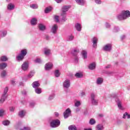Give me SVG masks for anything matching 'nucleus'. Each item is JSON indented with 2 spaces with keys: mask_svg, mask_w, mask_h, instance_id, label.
Masks as SVG:
<instances>
[{
  "mask_svg": "<svg viewBox=\"0 0 130 130\" xmlns=\"http://www.w3.org/2000/svg\"><path fill=\"white\" fill-rule=\"evenodd\" d=\"M27 55V49H24L20 51V53H19L17 56H16V60L18 62H21V61H23L24 58H25V56Z\"/></svg>",
  "mask_w": 130,
  "mask_h": 130,
  "instance_id": "obj_1",
  "label": "nucleus"
},
{
  "mask_svg": "<svg viewBox=\"0 0 130 130\" xmlns=\"http://www.w3.org/2000/svg\"><path fill=\"white\" fill-rule=\"evenodd\" d=\"M62 87L64 91L68 93L69 92V88L71 87V80L70 79L65 80L62 83Z\"/></svg>",
  "mask_w": 130,
  "mask_h": 130,
  "instance_id": "obj_2",
  "label": "nucleus"
},
{
  "mask_svg": "<svg viewBox=\"0 0 130 130\" xmlns=\"http://www.w3.org/2000/svg\"><path fill=\"white\" fill-rule=\"evenodd\" d=\"M8 91H9V88L7 87H5L4 93L0 100V103L3 104L6 100H7V99L8 98Z\"/></svg>",
  "mask_w": 130,
  "mask_h": 130,
  "instance_id": "obj_3",
  "label": "nucleus"
},
{
  "mask_svg": "<svg viewBox=\"0 0 130 130\" xmlns=\"http://www.w3.org/2000/svg\"><path fill=\"white\" fill-rule=\"evenodd\" d=\"M90 100L92 105H98V100L96 99V94L94 92L90 94Z\"/></svg>",
  "mask_w": 130,
  "mask_h": 130,
  "instance_id": "obj_4",
  "label": "nucleus"
},
{
  "mask_svg": "<svg viewBox=\"0 0 130 130\" xmlns=\"http://www.w3.org/2000/svg\"><path fill=\"white\" fill-rule=\"evenodd\" d=\"M60 125V121L58 119L53 120L50 122L51 127L55 128L58 127Z\"/></svg>",
  "mask_w": 130,
  "mask_h": 130,
  "instance_id": "obj_5",
  "label": "nucleus"
},
{
  "mask_svg": "<svg viewBox=\"0 0 130 130\" xmlns=\"http://www.w3.org/2000/svg\"><path fill=\"white\" fill-rule=\"evenodd\" d=\"M63 115L65 119H67V118H68L70 116H72V111L71 110V109L68 108L66 109L63 113Z\"/></svg>",
  "mask_w": 130,
  "mask_h": 130,
  "instance_id": "obj_6",
  "label": "nucleus"
},
{
  "mask_svg": "<svg viewBox=\"0 0 130 130\" xmlns=\"http://www.w3.org/2000/svg\"><path fill=\"white\" fill-rule=\"evenodd\" d=\"M111 49H112V46L111 44H106L103 47L104 51H111Z\"/></svg>",
  "mask_w": 130,
  "mask_h": 130,
  "instance_id": "obj_7",
  "label": "nucleus"
},
{
  "mask_svg": "<svg viewBox=\"0 0 130 130\" xmlns=\"http://www.w3.org/2000/svg\"><path fill=\"white\" fill-rule=\"evenodd\" d=\"M70 8H71V6H63L62 7V13H61V16L67 15V12L69 11V9H70Z\"/></svg>",
  "mask_w": 130,
  "mask_h": 130,
  "instance_id": "obj_8",
  "label": "nucleus"
},
{
  "mask_svg": "<svg viewBox=\"0 0 130 130\" xmlns=\"http://www.w3.org/2000/svg\"><path fill=\"white\" fill-rule=\"evenodd\" d=\"M116 102L119 109H120V110H124V108H123V107H122V105H121V101L119 99H116Z\"/></svg>",
  "mask_w": 130,
  "mask_h": 130,
  "instance_id": "obj_9",
  "label": "nucleus"
},
{
  "mask_svg": "<svg viewBox=\"0 0 130 130\" xmlns=\"http://www.w3.org/2000/svg\"><path fill=\"white\" fill-rule=\"evenodd\" d=\"M28 68H29V64L27 61L24 62L21 65V70L24 72H26L28 70Z\"/></svg>",
  "mask_w": 130,
  "mask_h": 130,
  "instance_id": "obj_10",
  "label": "nucleus"
},
{
  "mask_svg": "<svg viewBox=\"0 0 130 130\" xmlns=\"http://www.w3.org/2000/svg\"><path fill=\"white\" fill-rule=\"evenodd\" d=\"M91 41L93 43L92 47H93V48H97V42H98V39L96 37H93L91 40Z\"/></svg>",
  "mask_w": 130,
  "mask_h": 130,
  "instance_id": "obj_11",
  "label": "nucleus"
},
{
  "mask_svg": "<svg viewBox=\"0 0 130 130\" xmlns=\"http://www.w3.org/2000/svg\"><path fill=\"white\" fill-rule=\"evenodd\" d=\"M52 67H53V64L51 62H48L45 66V69L46 71H49V70H51L52 69Z\"/></svg>",
  "mask_w": 130,
  "mask_h": 130,
  "instance_id": "obj_12",
  "label": "nucleus"
},
{
  "mask_svg": "<svg viewBox=\"0 0 130 130\" xmlns=\"http://www.w3.org/2000/svg\"><path fill=\"white\" fill-rule=\"evenodd\" d=\"M122 14H123V16H124V18H125V20H126V19H127V18H129V17H130V12L129 11H123L122 12Z\"/></svg>",
  "mask_w": 130,
  "mask_h": 130,
  "instance_id": "obj_13",
  "label": "nucleus"
},
{
  "mask_svg": "<svg viewBox=\"0 0 130 130\" xmlns=\"http://www.w3.org/2000/svg\"><path fill=\"white\" fill-rule=\"evenodd\" d=\"M58 27L57 26V25L54 24L51 28V32L53 33V34H56V32L57 31Z\"/></svg>",
  "mask_w": 130,
  "mask_h": 130,
  "instance_id": "obj_14",
  "label": "nucleus"
},
{
  "mask_svg": "<svg viewBox=\"0 0 130 130\" xmlns=\"http://www.w3.org/2000/svg\"><path fill=\"white\" fill-rule=\"evenodd\" d=\"M44 53L46 56H48L50 55V53L51 52V50L48 48H44Z\"/></svg>",
  "mask_w": 130,
  "mask_h": 130,
  "instance_id": "obj_15",
  "label": "nucleus"
},
{
  "mask_svg": "<svg viewBox=\"0 0 130 130\" xmlns=\"http://www.w3.org/2000/svg\"><path fill=\"white\" fill-rule=\"evenodd\" d=\"M38 28L40 31H45L46 27L43 24L40 23L38 25Z\"/></svg>",
  "mask_w": 130,
  "mask_h": 130,
  "instance_id": "obj_16",
  "label": "nucleus"
},
{
  "mask_svg": "<svg viewBox=\"0 0 130 130\" xmlns=\"http://www.w3.org/2000/svg\"><path fill=\"white\" fill-rule=\"evenodd\" d=\"M75 2L77 5H79L80 6H84L86 3L85 0H75Z\"/></svg>",
  "mask_w": 130,
  "mask_h": 130,
  "instance_id": "obj_17",
  "label": "nucleus"
},
{
  "mask_svg": "<svg viewBox=\"0 0 130 130\" xmlns=\"http://www.w3.org/2000/svg\"><path fill=\"white\" fill-rule=\"evenodd\" d=\"M18 115L19 117L23 118L26 115V111L25 110H21L19 112Z\"/></svg>",
  "mask_w": 130,
  "mask_h": 130,
  "instance_id": "obj_18",
  "label": "nucleus"
},
{
  "mask_svg": "<svg viewBox=\"0 0 130 130\" xmlns=\"http://www.w3.org/2000/svg\"><path fill=\"white\" fill-rule=\"evenodd\" d=\"M32 87L35 89H37V88H39V87H40V83H39V82L38 81H35L32 83Z\"/></svg>",
  "mask_w": 130,
  "mask_h": 130,
  "instance_id": "obj_19",
  "label": "nucleus"
},
{
  "mask_svg": "<svg viewBox=\"0 0 130 130\" xmlns=\"http://www.w3.org/2000/svg\"><path fill=\"white\" fill-rule=\"evenodd\" d=\"M30 24L31 26H36L37 25V19L33 18L30 20Z\"/></svg>",
  "mask_w": 130,
  "mask_h": 130,
  "instance_id": "obj_20",
  "label": "nucleus"
},
{
  "mask_svg": "<svg viewBox=\"0 0 130 130\" xmlns=\"http://www.w3.org/2000/svg\"><path fill=\"white\" fill-rule=\"evenodd\" d=\"M81 54L84 59H86L87 57H88V53L86 50H82V51L81 52Z\"/></svg>",
  "mask_w": 130,
  "mask_h": 130,
  "instance_id": "obj_21",
  "label": "nucleus"
},
{
  "mask_svg": "<svg viewBox=\"0 0 130 130\" xmlns=\"http://www.w3.org/2000/svg\"><path fill=\"white\" fill-rule=\"evenodd\" d=\"M79 49H74L72 51V54L73 56H78V54L79 53Z\"/></svg>",
  "mask_w": 130,
  "mask_h": 130,
  "instance_id": "obj_22",
  "label": "nucleus"
},
{
  "mask_svg": "<svg viewBox=\"0 0 130 130\" xmlns=\"http://www.w3.org/2000/svg\"><path fill=\"white\" fill-rule=\"evenodd\" d=\"M96 68V63H95V62H92L90 64H89V65L88 66V69L89 70H94V69H95Z\"/></svg>",
  "mask_w": 130,
  "mask_h": 130,
  "instance_id": "obj_23",
  "label": "nucleus"
},
{
  "mask_svg": "<svg viewBox=\"0 0 130 130\" xmlns=\"http://www.w3.org/2000/svg\"><path fill=\"white\" fill-rule=\"evenodd\" d=\"M75 27L79 32H80V31L82 30V26L80 23H76L75 25Z\"/></svg>",
  "mask_w": 130,
  "mask_h": 130,
  "instance_id": "obj_24",
  "label": "nucleus"
},
{
  "mask_svg": "<svg viewBox=\"0 0 130 130\" xmlns=\"http://www.w3.org/2000/svg\"><path fill=\"white\" fill-rule=\"evenodd\" d=\"M7 9L9 11H12V10H14V9H15V5H14V4L12 3H10L7 6Z\"/></svg>",
  "mask_w": 130,
  "mask_h": 130,
  "instance_id": "obj_25",
  "label": "nucleus"
},
{
  "mask_svg": "<svg viewBox=\"0 0 130 130\" xmlns=\"http://www.w3.org/2000/svg\"><path fill=\"white\" fill-rule=\"evenodd\" d=\"M7 67H8V64L6 62H2L0 63L1 70H5Z\"/></svg>",
  "mask_w": 130,
  "mask_h": 130,
  "instance_id": "obj_26",
  "label": "nucleus"
},
{
  "mask_svg": "<svg viewBox=\"0 0 130 130\" xmlns=\"http://www.w3.org/2000/svg\"><path fill=\"white\" fill-rule=\"evenodd\" d=\"M7 34H8V31L7 30L0 31V36H1V37H5Z\"/></svg>",
  "mask_w": 130,
  "mask_h": 130,
  "instance_id": "obj_27",
  "label": "nucleus"
},
{
  "mask_svg": "<svg viewBox=\"0 0 130 130\" xmlns=\"http://www.w3.org/2000/svg\"><path fill=\"white\" fill-rule=\"evenodd\" d=\"M103 83V78L99 77L96 80V84L98 85H101Z\"/></svg>",
  "mask_w": 130,
  "mask_h": 130,
  "instance_id": "obj_28",
  "label": "nucleus"
},
{
  "mask_svg": "<svg viewBox=\"0 0 130 130\" xmlns=\"http://www.w3.org/2000/svg\"><path fill=\"white\" fill-rule=\"evenodd\" d=\"M69 130H77V127L75 125H71L68 127Z\"/></svg>",
  "mask_w": 130,
  "mask_h": 130,
  "instance_id": "obj_29",
  "label": "nucleus"
},
{
  "mask_svg": "<svg viewBox=\"0 0 130 130\" xmlns=\"http://www.w3.org/2000/svg\"><path fill=\"white\" fill-rule=\"evenodd\" d=\"M127 118L128 119H129V118H130V115L128 114V113L127 112H125L124 114H123V117H122V118H123L124 119H125V118Z\"/></svg>",
  "mask_w": 130,
  "mask_h": 130,
  "instance_id": "obj_30",
  "label": "nucleus"
},
{
  "mask_svg": "<svg viewBox=\"0 0 130 130\" xmlns=\"http://www.w3.org/2000/svg\"><path fill=\"white\" fill-rule=\"evenodd\" d=\"M117 18H118V20H125V18L123 16V14L122 12L121 14H120L119 15H118Z\"/></svg>",
  "mask_w": 130,
  "mask_h": 130,
  "instance_id": "obj_31",
  "label": "nucleus"
},
{
  "mask_svg": "<svg viewBox=\"0 0 130 130\" xmlns=\"http://www.w3.org/2000/svg\"><path fill=\"white\" fill-rule=\"evenodd\" d=\"M51 11H52V7H47L45 10V14H48V13H49V12H51Z\"/></svg>",
  "mask_w": 130,
  "mask_h": 130,
  "instance_id": "obj_32",
  "label": "nucleus"
},
{
  "mask_svg": "<svg viewBox=\"0 0 130 130\" xmlns=\"http://www.w3.org/2000/svg\"><path fill=\"white\" fill-rule=\"evenodd\" d=\"M54 75H55V77H56V78H58V77L60 76V72H59V70H55L54 72Z\"/></svg>",
  "mask_w": 130,
  "mask_h": 130,
  "instance_id": "obj_33",
  "label": "nucleus"
},
{
  "mask_svg": "<svg viewBox=\"0 0 130 130\" xmlns=\"http://www.w3.org/2000/svg\"><path fill=\"white\" fill-rule=\"evenodd\" d=\"M89 123L91 125H93V124H95V123H96V120H95V119H94L93 118H91L89 120Z\"/></svg>",
  "mask_w": 130,
  "mask_h": 130,
  "instance_id": "obj_34",
  "label": "nucleus"
},
{
  "mask_svg": "<svg viewBox=\"0 0 130 130\" xmlns=\"http://www.w3.org/2000/svg\"><path fill=\"white\" fill-rule=\"evenodd\" d=\"M104 128L103 127V125L102 124H98L96 126V130H103Z\"/></svg>",
  "mask_w": 130,
  "mask_h": 130,
  "instance_id": "obj_35",
  "label": "nucleus"
},
{
  "mask_svg": "<svg viewBox=\"0 0 130 130\" xmlns=\"http://www.w3.org/2000/svg\"><path fill=\"white\" fill-rule=\"evenodd\" d=\"M35 91L37 94H41V93L42 92L41 88H35Z\"/></svg>",
  "mask_w": 130,
  "mask_h": 130,
  "instance_id": "obj_36",
  "label": "nucleus"
},
{
  "mask_svg": "<svg viewBox=\"0 0 130 130\" xmlns=\"http://www.w3.org/2000/svg\"><path fill=\"white\" fill-rule=\"evenodd\" d=\"M3 124L6 126L10 125V121L5 120L3 121Z\"/></svg>",
  "mask_w": 130,
  "mask_h": 130,
  "instance_id": "obj_37",
  "label": "nucleus"
},
{
  "mask_svg": "<svg viewBox=\"0 0 130 130\" xmlns=\"http://www.w3.org/2000/svg\"><path fill=\"white\" fill-rule=\"evenodd\" d=\"M75 77H76L77 78H83V74H82V73H77L75 74Z\"/></svg>",
  "mask_w": 130,
  "mask_h": 130,
  "instance_id": "obj_38",
  "label": "nucleus"
},
{
  "mask_svg": "<svg viewBox=\"0 0 130 130\" xmlns=\"http://www.w3.org/2000/svg\"><path fill=\"white\" fill-rule=\"evenodd\" d=\"M6 76H7V71H6V70H3L1 72V77L2 78H5V77H6Z\"/></svg>",
  "mask_w": 130,
  "mask_h": 130,
  "instance_id": "obj_39",
  "label": "nucleus"
},
{
  "mask_svg": "<svg viewBox=\"0 0 130 130\" xmlns=\"http://www.w3.org/2000/svg\"><path fill=\"white\" fill-rule=\"evenodd\" d=\"M8 60V57L6 56H3L1 58V61H7Z\"/></svg>",
  "mask_w": 130,
  "mask_h": 130,
  "instance_id": "obj_40",
  "label": "nucleus"
},
{
  "mask_svg": "<svg viewBox=\"0 0 130 130\" xmlns=\"http://www.w3.org/2000/svg\"><path fill=\"white\" fill-rule=\"evenodd\" d=\"M118 31H119V27H118V26H115L113 30V32H114V33H116L118 32Z\"/></svg>",
  "mask_w": 130,
  "mask_h": 130,
  "instance_id": "obj_41",
  "label": "nucleus"
},
{
  "mask_svg": "<svg viewBox=\"0 0 130 130\" xmlns=\"http://www.w3.org/2000/svg\"><path fill=\"white\" fill-rule=\"evenodd\" d=\"M30 8H31V9H38V5H36V4H32L30 6Z\"/></svg>",
  "mask_w": 130,
  "mask_h": 130,
  "instance_id": "obj_42",
  "label": "nucleus"
},
{
  "mask_svg": "<svg viewBox=\"0 0 130 130\" xmlns=\"http://www.w3.org/2000/svg\"><path fill=\"white\" fill-rule=\"evenodd\" d=\"M80 105H81V102L80 101H77L75 103V107H79V106H80Z\"/></svg>",
  "mask_w": 130,
  "mask_h": 130,
  "instance_id": "obj_43",
  "label": "nucleus"
},
{
  "mask_svg": "<svg viewBox=\"0 0 130 130\" xmlns=\"http://www.w3.org/2000/svg\"><path fill=\"white\" fill-rule=\"evenodd\" d=\"M74 37L73 35H70L68 37V41H72L74 40Z\"/></svg>",
  "mask_w": 130,
  "mask_h": 130,
  "instance_id": "obj_44",
  "label": "nucleus"
},
{
  "mask_svg": "<svg viewBox=\"0 0 130 130\" xmlns=\"http://www.w3.org/2000/svg\"><path fill=\"white\" fill-rule=\"evenodd\" d=\"M54 98V94L52 93L50 94L49 96L48 100H52Z\"/></svg>",
  "mask_w": 130,
  "mask_h": 130,
  "instance_id": "obj_45",
  "label": "nucleus"
},
{
  "mask_svg": "<svg viewBox=\"0 0 130 130\" xmlns=\"http://www.w3.org/2000/svg\"><path fill=\"white\" fill-rule=\"evenodd\" d=\"M59 16L55 15L54 16V19L55 21L56 22V23H58L59 22V19H58Z\"/></svg>",
  "mask_w": 130,
  "mask_h": 130,
  "instance_id": "obj_46",
  "label": "nucleus"
},
{
  "mask_svg": "<svg viewBox=\"0 0 130 130\" xmlns=\"http://www.w3.org/2000/svg\"><path fill=\"white\" fill-rule=\"evenodd\" d=\"M35 61L37 62V63H41V62H42V60L40 58H37Z\"/></svg>",
  "mask_w": 130,
  "mask_h": 130,
  "instance_id": "obj_47",
  "label": "nucleus"
},
{
  "mask_svg": "<svg viewBox=\"0 0 130 130\" xmlns=\"http://www.w3.org/2000/svg\"><path fill=\"white\" fill-rule=\"evenodd\" d=\"M20 130H31V128L29 126H24L23 128L20 129Z\"/></svg>",
  "mask_w": 130,
  "mask_h": 130,
  "instance_id": "obj_48",
  "label": "nucleus"
},
{
  "mask_svg": "<svg viewBox=\"0 0 130 130\" xmlns=\"http://www.w3.org/2000/svg\"><path fill=\"white\" fill-rule=\"evenodd\" d=\"M36 104L35 103V102H31L29 103V106H30V107L33 108L35 106Z\"/></svg>",
  "mask_w": 130,
  "mask_h": 130,
  "instance_id": "obj_49",
  "label": "nucleus"
},
{
  "mask_svg": "<svg viewBox=\"0 0 130 130\" xmlns=\"http://www.w3.org/2000/svg\"><path fill=\"white\" fill-rule=\"evenodd\" d=\"M35 74V72H30V73L28 74V78H32V77H33V76H34V74Z\"/></svg>",
  "mask_w": 130,
  "mask_h": 130,
  "instance_id": "obj_50",
  "label": "nucleus"
},
{
  "mask_svg": "<svg viewBox=\"0 0 130 130\" xmlns=\"http://www.w3.org/2000/svg\"><path fill=\"white\" fill-rule=\"evenodd\" d=\"M61 17H62V18H61L62 21H63L64 22H66V21H67V17L66 16V15H61Z\"/></svg>",
  "mask_w": 130,
  "mask_h": 130,
  "instance_id": "obj_51",
  "label": "nucleus"
},
{
  "mask_svg": "<svg viewBox=\"0 0 130 130\" xmlns=\"http://www.w3.org/2000/svg\"><path fill=\"white\" fill-rule=\"evenodd\" d=\"M9 110L11 112H14V111H15V107H9Z\"/></svg>",
  "mask_w": 130,
  "mask_h": 130,
  "instance_id": "obj_52",
  "label": "nucleus"
},
{
  "mask_svg": "<svg viewBox=\"0 0 130 130\" xmlns=\"http://www.w3.org/2000/svg\"><path fill=\"white\" fill-rule=\"evenodd\" d=\"M74 58L75 62H78V61H79V58L78 57V56H74Z\"/></svg>",
  "mask_w": 130,
  "mask_h": 130,
  "instance_id": "obj_53",
  "label": "nucleus"
},
{
  "mask_svg": "<svg viewBox=\"0 0 130 130\" xmlns=\"http://www.w3.org/2000/svg\"><path fill=\"white\" fill-rule=\"evenodd\" d=\"M4 112H5V111H4V110L3 109L0 110V116H3L4 115Z\"/></svg>",
  "mask_w": 130,
  "mask_h": 130,
  "instance_id": "obj_54",
  "label": "nucleus"
},
{
  "mask_svg": "<svg viewBox=\"0 0 130 130\" xmlns=\"http://www.w3.org/2000/svg\"><path fill=\"white\" fill-rule=\"evenodd\" d=\"M95 3L98 5H101V0H95Z\"/></svg>",
  "mask_w": 130,
  "mask_h": 130,
  "instance_id": "obj_55",
  "label": "nucleus"
},
{
  "mask_svg": "<svg viewBox=\"0 0 130 130\" xmlns=\"http://www.w3.org/2000/svg\"><path fill=\"white\" fill-rule=\"evenodd\" d=\"M106 28H108V29H109V28H110V27H111V25H110V24H109L108 23H106Z\"/></svg>",
  "mask_w": 130,
  "mask_h": 130,
  "instance_id": "obj_56",
  "label": "nucleus"
},
{
  "mask_svg": "<svg viewBox=\"0 0 130 130\" xmlns=\"http://www.w3.org/2000/svg\"><path fill=\"white\" fill-rule=\"evenodd\" d=\"M22 95H26L27 94V91L25 90H23L22 91Z\"/></svg>",
  "mask_w": 130,
  "mask_h": 130,
  "instance_id": "obj_57",
  "label": "nucleus"
},
{
  "mask_svg": "<svg viewBox=\"0 0 130 130\" xmlns=\"http://www.w3.org/2000/svg\"><path fill=\"white\" fill-rule=\"evenodd\" d=\"M121 40L125 39V35H122L120 37Z\"/></svg>",
  "mask_w": 130,
  "mask_h": 130,
  "instance_id": "obj_58",
  "label": "nucleus"
},
{
  "mask_svg": "<svg viewBox=\"0 0 130 130\" xmlns=\"http://www.w3.org/2000/svg\"><path fill=\"white\" fill-rule=\"evenodd\" d=\"M54 114H55V116H56V117H58V116L59 115V114H58V112H55L54 113Z\"/></svg>",
  "mask_w": 130,
  "mask_h": 130,
  "instance_id": "obj_59",
  "label": "nucleus"
},
{
  "mask_svg": "<svg viewBox=\"0 0 130 130\" xmlns=\"http://www.w3.org/2000/svg\"><path fill=\"white\" fill-rule=\"evenodd\" d=\"M55 2L56 3H57L58 4H59L60 3H61V2H62V0H55Z\"/></svg>",
  "mask_w": 130,
  "mask_h": 130,
  "instance_id": "obj_60",
  "label": "nucleus"
},
{
  "mask_svg": "<svg viewBox=\"0 0 130 130\" xmlns=\"http://www.w3.org/2000/svg\"><path fill=\"white\" fill-rule=\"evenodd\" d=\"M45 39H46V40H49V36H45Z\"/></svg>",
  "mask_w": 130,
  "mask_h": 130,
  "instance_id": "obj_61",
  "label": "nucleus"
},
{
  "mask_svg": "<svg viewBox=\"0 0 130 130\" xmlns=\"http://www.w3.org/2000/svg\"><path fill=\"white\" fill-rule=\"evenodd\" d=\"M117 124H120V123H121V121H120V120H118L117 121Z\"/></svg>",
  "mask_w": 130,
  "mask_h": 130,
  "instance_id": "obj_62",
  "label": "nucleus"
},
{
  "mask_svg": "<svg viewBox=\"0 0 130 130\" xmlns=\"http://www.w3.org/2000/svg\"><path fill=\"white\" fill-rule=\"evenodd\" d=\"M99 117H103V116H104V115H103V114H99Z\"/></svg>",
  "mask_w": 130,
  "mask_h": 130,
  "instance_id": "obj_63",
  "label": "nucleus"
},
{
  "mask_svg": "<svg viewBox=\"0 0 130 130\" xmlns=\"http://www.w3.org/2000/svg\"><path fill=\"white\" fill-rule=\"evenodd\" d=\"M81 95L82 96H85V92H81Z\"/></svg>",
  "mask_w": 130,
  "mask_h": 130,
  "instance_id": "obj_64",
  "label": "nucleus"
}]
</instances>
